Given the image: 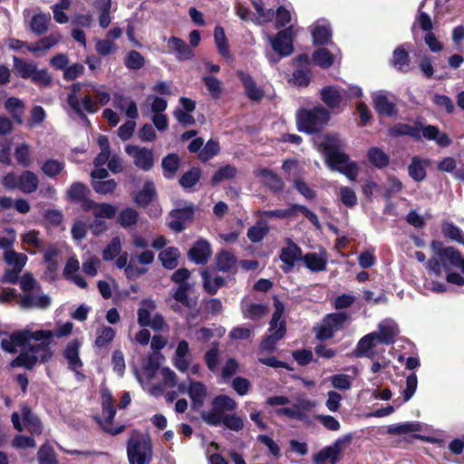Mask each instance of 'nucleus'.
Listing matches in <instances>:
<instances>
[{
  "instance_id": "obj_1",
  "label": "nucleus",
  "mask_w": 464,
  "mask_h": 464,
  "mask_svg": "<svg viewBox=\"0 0 464 464\" xmlns=\"http://www.w3.org/2000/svg\"><path fill=\"white\" fill-rule=\"evenodd\" d=\"M72 327L73 324L71 322L59 325L55 332L32 331L26 327L3 339L1 348L6 353H19V355L11 362V367H24L31 370L37 362H46L52 358L53 351L50 343L53 336L58 338L67 336L72 333Z\"/></svg>"
},
{
  "instance_id": "obj_2",
  "label": "nucleus",
  "mask_w": 464,
  "mask_h": 464,
  "mask_svg": "<svg viewBox=\"0 0 464 464\" xmlns=\"http://www.w3.org/2000/svg\"><path fill=\"white\" fill-rule=\"evenodd\" d=\"M68 104L78 114L95 113L98 105H106L111 101V94L103 85L93 82H75L71 86Z\"/></svg>"
},
{
  "instance_id": "obj_3",
  "label": "nucleus",
  "mask_w": 464,
  "mask_h": 464,
  "mask_svg": "<svg viewBox=\"0 0 464 464\" xmlns=\"http://www.w3.org/2000/svg\"><path fill=\"white\" fill-rule=\"evenodd\" d=\"M344 146L340 135L327 134L320 141L319 150L323 151L325 162L332 170H336L349 180L354 181L358 176V166L343 152Z\"/></svg>"
},
{
  "instance_id": "obj_4",
  "label": "nucleus",
  "mask_w": 464,
  "mask_h": 464,
  "mask_svg": "<svg viewBox=\"0 0 464 464\" xmlns=\"http://www.w3.org/2000/svg\"><path fill=\"white\" fill-rule=\"evenodd\" d=\"M431 249L435 257H432L427 263L430 273L440 276L441 266H443L446 270L451 267H459L464 274V257L454 247H443L440 242L433 241Z\"/></svg>"
},
{
  "instance_id": "obj_5",
  "label": "nucleus",
  "mask_w": 464,
  "mask_h": 464,
  "mask_svg": "<svg viewBox=\"0 0 464 464\" xmlns=\"http://www.w3.org/2000/svg\"><path fill=\"white\" fill-rule=\"evenodd\" d=\"M329 121V112L322 106L313 110H301L297 114V125L301 131L313 133L322 129Z\"/></svg>"
},
{
  "instance_id": "obj_6",
  "label": "nucleus",
  "mask_w": 464,
  "mask_h": 464,
  "mask_svg": "<svg viewBox=\"0 0 464 464\" xmlns=\"http://www.w3.org/2000/svg\"><path fill=\"white\" fill-rule=\"evenodd\" d=\"M285 307L282 302L275 300V312L270 321V334L261 343L260 349L264 352H273L276 349V343L284 337L285 333V323L281 320Z\"/></svg>"
},
{
  "instance_id": "obj_7",
  "label": "nucleus",
  "mask_w": 464,
  "mask_h": 464,
  "mask_svg": "<svg viewBox=\"0 0 464 464\" xmlns=\"http://www.w3.org/2000/svg\"><path fill=\"white\" fill-rule=\"evenodd\" d=\"M237 403L235 400L227 395H218L212 401V409L205 411L201 413L202 420L212 426H218L221 424L225 411H232L236 410Z\"/></svg>"
},
{
  "instance_id": "obj_8",
  "label": "nucleus",
  "mask_w": 464,
  "mask_h": 464,
  "mask_svg": "<svg viewBox=\"0 0 464 464\" xmlns=\"http://www.w3.org/2000/svg\"><path fill=\"white\" fill-rule=\"evenodd\" d=\"M127 453L130 464H146L151 458V444L148 438L131 437L128 441Z\"/></svg>"
},
{
  "instance_id": "obj_9",
  "label": "nucleus",
  "mask_w": 464,
  "mask_h": 464,
  "mask_svg": "<svg viewBox=\"0 0 464 464\" xmlns=\"http://www.w3.org/2000/svg\"><path fill=\"white\" fill-rule=\"evenodd\" d=\"M383 344L377 334L370 333L358 341L353 353L358 358L380 359L384 353V349L382 346Z\"/></svg>"
},
{
  "instance_id": "obj_10",
  "label": "nucleus",
  "mask_w": 464,
  "mask_h": 464,
  "mask_svg": "<svg viewBox=\"0 0 464 464\" xmlns=\"http://www.w3.org/2000/svg\"><path fill=\"white\" fill-rule=\"evenodd\" d=\"M14 427L18 431L24 429L29 430L32 434H40L43 430L42 423L39 419L32 412L27 406H23L21 412H14L11 417Z\"/></svg>"
},
{
  "instance_id": "obj_11",
  "label": "nucleus",
  "mask_w": 464,
  "mask_h": 464,
  "mask_svg": "<svg viewBox=\"0 0 464 464\" xmlns=\"http://www.w3.org/2000/svg\"><path fill=\"white\" fill-rule=\"evenodd\" d=\"M295 34L294 26H288L272 36L267 34V41L270 43L273 50L280 56H287L293 53V38Z\"/></svg>"
},
{
  "instance_id": "obj_12",
  "label": "nucleus",
  "mask_w": 464,
  "mask_h": 464,
  "mask_svg": "<svg viewBox=\"0 0 464 464\" xmlns=\"http://www.w3.org/2000/svg\"><path fill=\"white\" fill-rule=\"evenodd\" d=\"M349 316L345 313H333L327 314L317 329L316 337L321 340L332 338L335 332L343 328Z\"/></svg>"
},
{
  "instance_id": "obj_13",
  "label": "nucleus",
  "mask_w": 464,
  "mask_h": 464,
  "mask_svg": "<svg viewBox=\"0 0 464 464\" xmlns=\"http://www.w3.org/2000/svg\"><path fill=\"white\" fill-rule=\"evenodd\" d=\"M102 420L100 422L102 430L113 435L121 433L123 430L122 426L115 429L111 426L116 411L112 395L108 390H103L102 392Z\"/></svg>"
},
{
  "instance_id": "obj_14",
  "label": "nucleus",
  "mask_w": 464,
  "mask_h": 464,
  "mask_svg": "<svg viewBox=\"0 0 464 464\" xmlns=\"http://www.w3.org/2000/svg\"><path fill=\"white\" fill-rule=\"evenodd\" d=\"M351 439V435H346L337 439L333 444L322 449L314 456V463L323 464V462L329 459L331 464H337L340 453L344 446L350 443Z\"/></svg>"
},
{
  "instance_id": "obj_15",
  "label": "nucleus",
  "mask_w": 464,
  "mask_h": 464,
  "mask_svg": "<svg viewBox=\"0 0 464 464\" xmlns=\"http://www.w3.org/2000/svg\"><path fill=\"white\" fill-rule=\"evenodd\" d=\"M125 151L133 159L136 167L143 170H150L153 166L152 151L146 148H140L133 145H127Z\"/></svg>"
},
{
  "instance_id": "obj_16",
  "label": "nucleus",
  "mask_w": 464,
  "mask_h": 464,
  "mask_svg": "<svg viewBox=\"0 0 464 464\" xmlns=\"http://www.w3.org/2000/svg\"><path fill=\"white\" fill-rule=\"evenodd\" d=\"M302 249L291 239L287 240V245L281 249L280 260L283 262L282 270L289 273L293 270L296 261H302Z\"/></svg>"
},
{
  "instance_id": "obj_17",
  "label": "nucleus",
  "mask_w": 464,
  "mask_h": 464,
  "mask_svg": "<svg viewBox=\"0 0 464 464\" xmlns=\"http://www.w3.org/2000/svg\"><path fill=\"white\" fill-rule=\"evenodd\" d=\"M81 345L82 342L78 339H74L68 343L63 351V356L67 361L69 368L76 372L78 379L83 378V375L78 372L82 366V362L79 356Z\"/></svg>"
},
{
  "instance_id": "obj_18",
  "label": "nucleus",
  "mask_w": 464,
  "mask_h": 464,
  "mask_svg": "<svg viewBox=\"0 0 464 464\" xmlns=\"http://www.w3.org/2000/svg\"><path fill=\"white\" fill-rule=\"evenodd\" d=\"M158 370L159 363L152 356H150L141 370L133 367L132 372L142 388L146 389V386H148L150 381L155 377Z\"/></svg>"
},
{
  "instance_id": "obj_19",
  "label": "nucleus",
  "mask_w": 464,
  "mask_h": 464,
  "mask_svg": "<svg viewBox=\"0 0 464 464\" xmlns=\"http://www.w3.org/2000/svg\"><path fill=\"white\" fill-rule=\"evenodd\" d=\"M373 333L377 334L382 343L388 345L395 342V338L399 334V327L395 321L387 318L379 323L377 331Z\"/></svg>"
},
{
  "instance_id": "obj_20",
  "label": "nucleus",
  "mask_w": 464,
  "mask_h": 464,
  "mask_svg": "<svg viewBox=\"0 0 464 464\" xmlns=\"http://www.w3.org/2000/svg\"><path fill=\"white\" fill-rule=\"evenodd\" d=\"M19 303L24 308H46L50 305L51 300L48 295L42 293L40 286H38L35 291L22 295Z\"/></svg>"
},
{
  "instance_id": "obj_21",
  "label": "nucleus",
  "mask_w": 464,
  "mask_h": 464,
  "mask_svg": "<svg viewBox=\"0 0 464 464\" xmlns=\"http://www.w3.org/2000/svg\"><path fill=\"white\" fill-rule=\"evenodd\" d=\"M211 255V247L207 240L199 239L188 251V257L198 265L206 264Z\"/></svg>"
},
{
  "instance_id": "obj_22",
  "label": "nucleus",
  "mask_w": 464,
  "mask_h": 464,
  "mask_svg": "<svg viewBox=\"0 0 464 464\" xmlns=\"http://www.w3.org/2000/svg\"><path fill=\"white\" fill-rule=\"evenodd\" d=\"M305 267L312 272H321L326 269L327 255L325 251L307 253L302 256Z\"/></svg>"
},
{
  "instance_id": "obj_23",
  "label": "nucleus",
  "mask_w": 464,
  "mask_h": 464,
  "mask_svg": "<svg viewBox=\"0 0 464 464\" xmlns=\"http://www.w3.org/2000/svg\"><path fill=\"white\" fill-rule=\"evenodd\" d=\"M168 47L170 52H173L179 61L188 60L192 58L194 53L190 46H188L182 39L172 36L167 41Z\"/></svg>"
},
{
  "instance_id": "obj_24",
  "label": "nucleus",
  "mask_w": 464,
  "mask_h": 464,
  "mask_svg": "<svg viewBox=\"0 0 464 464\" xmlns=\"http://www.w3.org/2000/svg\"><path fill=\"white\" fill-rule=\"evenodd\" d=\"M62 40V34L59 32H53L48 36H45L39 40L37 43L27 46V51L34 54L40 53H45L53 46H55Z\"/></svg>"
},
{
  "instance_id": "obj_25",
  "label": "nucleus",
  "mask_w": 464,
  "mask_h": 464,
  "mask_svg": "<svg viewBox=\"0 0 464 464\" xmlns=\"http://www.w3.org/2000/svg\"><path fill=\"white\" fill-rule=\"evenodd\" d=\"M21 242L24 244V250L31 254L36 253L37 250L44 246V239L38 230L31 229L21 234Z\"/></svg>"
},
{
  "instance_id": "obj_26",
  "label": "nucleus",
  "mask_w": 464,
  "mask_h": 464,
  "mask_svg": "<svg viewBox=\"0 0 464 464\" xmlns=\"http://www.w3.org/2000/svg\"><path fill=\"white\" fill-rule=\"evenodd\" d=\"M314 43L315 44H325L332 36L330 24L326 20L317 21L312 30Z\"/></svg>"
},
{
  "instance_id": "obj_27",
  "label": "nucleus",
  "mask_w": 464,
  "mask_h": 464,
  "mask_svg": "<svg viewBox=\"0 0 464 464\" xmlns=\"http://www.w3.org/2000/svg\"><path fill=\"white\" fill-rule=\"evenodd\" d=\"M113 106L121 111H124L125 114L130 120L138 118V108L136 102L130 98L124 97L123 95L116 94L113 99Z\"/></svg>"
},
{
  "instance_id": "obj_28",
  "label": "nucleus",
  "mask_w": 464,
  "mask_h": 464,
  "mask_svg": "<svg viewBox=\"0 0 464 464\" xmlns=\"http://www.w3.org/2000/svg\"><path fill=\"white\" fill-rule=\"evenodd\" d=\"M84 210H92L96 218H112L116 214V208L111 204H97L94 201H85Z\"/></svg>"
},
{
  "instance_id": "obj_29",
  "label": "nucleus",
  "mask_w": 464,
  "mask_h": 464,
  "mask_svg": "<svg viewBox=\"0 0 464 464\" xmlns=\"http://www.w3.org/2000/svg\"><path fill=\"white\" fill-rule=\"evenodd\" d=\"M92 5L99 12V25L103 29L107 28L111 22V0H94Z\"/></svg>"
},
{
  "instance_id": "obj_30",
  "label": "nucleus",
  "mask_w": 464,
  "mask_h": 464,
  "mask_svg": "<svg viewBox=\"0 0 464 464\" xmlns=\"http://www.w3.org/2000/svg\"><path fill=\"white\" fill-rule=\"evenodd\" d=\"M372 101L375 109L380 114L391 116L395 112L394 104L388 100L384 92L372 93Z\"/></svg>"
},
{
  "instance_id": "obj_31",
  "label": "nucleus",
  "mask_w": 464,
  "mask_h": 464,
  "mask_svg": "<svg viewBox=\"0 0 464 464\" xmlns=\"http://www.w3.org/2000/svg\"><path fill=\"white\" fill-rule=\"evenodd\" d=\"M241 309L244 316L252 320L261 318L268 312L267 306L261 304L249 303L246 299L242 301Z\"/></svg>"
},
{
  "instance_id": "obj_32",
  "label": "nucleus",
  "mask_w": 464,
  "mask_h": 464,
  "mask_svg": "<svg viewBox=\"0 0 464 464\" xmlns=\"http://www.w3.org/2000/svg\"><path fill=\"white\" fill-rule=\"evenodd\" d=\"M428 165V160L413 157L411 164L408 167L409 176L415 181L423 180L426 177V167Z\"/></svg>"
},
{
  "instance_id": "obj_33",
  "label": "nucleus",
  "mask_w": 464,
  "mask_h": 464,
  "mask_svg": "<svg viewBox=\"0 0 464 464\" xmlns=\"http://www.w3.org/2000/svg\"><path fill=\"white\" fill-rule=\"evenodd\" d=\"M238 75L244 85L246 96L252 101H260L264 96V92L256 87L253 78L244 72H239Z\"/></svg>"
},
{
  "instance_id": "obj_34",
  "label": "nucleus",
  "mask_w": 464,
  "mask_h": 464,
  "mask_svg": "<svg viewBox=\"0 0 464 464\" xmlns=\"http://www.w3.org/2000/svg\"><path fill=\"white\" fill-rule=\"evenodd\" d=\"M19 189L25 194L34 192L39 185L37 176L30 170H24L19 175Z\"/></svg>"
},
{
  "instance_id": "obj_35",
  "label": "nucleus",
  "mask_w": 464,
  "mask_h": 464,
  "mask_svg": "<svg viewBox=\"0 0 464 464\" xmlns=\"http://www.w3.org/2000/svg\"><path fill=\"white\" fill-rule=\"evenodd\" d=\"M321 96L324 102L331 109L340 107L343 102V92L332 86L324 87Z\"/></svg>"
},
{
  "instance_id": "obj_36",
  "label": "nucleus",
  "mask_w": 464,
  "mask_h": 464,
  "mask_svg": "<svg viewBox=\"0 0 464 464\" xmlns=\"http://www.w3.org/2000/svg\"><path fill=\"white\" fill-rule=\"evenodd\" d=\"M255 175L270 187L273 190L278 191L283 188L284 183L282 179L273 171L266 169H260L255 171Z\"/></svg>"
},
{
  "instance_id": "obj_37",
  "label": "nucleus",
  "mask_w": 464,
  "mask_h": 464,
  "mask_svg": "<svg viewBox=\"0 0 464 464\" xmlns=\"http://www.w3.org/2000/svg\"><path fill=\"white\" fill-rule=\"evenodd\" d=\"M252 5L256 10V16L252 21L257 25L266 24L273 20L275 12L273 9H266L261 0H253Z\"/></svg>"
},
{
  "instance_id": "obj_38",
  "label": "nucleus",
  "mask_w": 464,
  "mask_h": 464,
  "mask_svg": "<svg viewBox=\"0 0 464 464\" xmlns=\"http://www.w3.org/2000/svg\"><path fill=\"white\" fill-rule=\"evenodd\" d=\"M5 108L17 123H23L24 104L22 100L15 97H10L5 101Z\"/></svg>"
},
{
  "instance_id": "obj_39",
  "label": "nucleus",
  "mask_w": 464,
  "mask_h": 464,
  "mask_svg": "<svg viewBox=\"0 0 464 464\" xmlns=\"http://www.w3.org/2000/svg\"><path fill=\"white\" fill-rule=\"evenodd\" d=\"M156 308V304L151 299L142 300L140 304V308L138 309V323L140 326L146 327L148 324V321H150Z\"/></svg>"
},
{
  "instance_id": "obj_40",
  "label": "nucleus",
  "mask_w": 464,
  "mask_h": 464,
  "mask_svg": "<svg viewBox=\"0 0 464 464\" xmlns=\"http://www.w3.org/2000/svg\"><path fill=\"white\" fill-rule=\"evenodd\" d=\"M13 62L17 75L24 79H31L38 69L34 63L24 61L16 56H14Z\"/></svg>"
},
{
  "instance_id": "obj_41",
  "label": "nucleus",
  "mask_w": 464,
  "mask_h": 464,
  "mask_svg": "<svg viewBox=\"0 0 464 464\" xmlns=\"http://www.w3.org/2000/svg\"><path fill=\"white\" fill-rule=\"evenodd\" d=\"M188 393L195 407H200L207 395L205 385L198 382H190L188 388Z\"/></svg>"
},
{
  "instance_id": "obj_42",
  "label": "nucleus",
  "mask_w": 464,
  "mask_h": 464,
  "mask_svg": "<svg viewBox=\"0 0 464 464\" xmlns=\"http://www.w3.org/2000/svg\"><path fill=\"white\" fill-rule=\"evenodd\" d=\"M65 168L63 160L48 159L42 164L41 170L48 178L54 179L60 175Z\"/></svg>"
},
{
  "instance_id": "obj_43",
  "label": "nucleus",
  "mask_w": 464,
  "mask_h": 464,
  "mask_svg": "<svg viewBox=\"0 0 464 464\" xmlns=\"http://www.w3.org/2000/svg\"><path fill=\"white\" fill-rule=\"evenodd\" d=\"M179 256V250L174 246H169L163 249L159 255L162 266L167 269H173L178 266Z\"/></svg>"
},
{
  "instance_id": "obj_44",
  "label": "nucleus",
  "mask_w": 464,
  "mask_h": 464,
  "mask_svg": "<svg viewBox=\"0 0 464 464\" xmlns=\"http://www.w3.org/2000/svg\"><path fill=\"white\" fill-rule=\"evenodd\" d=\"M156 196L155 186L151 181H146L141 190L136 195L135 202L145 207L151 203Z\"/></svg>"
},
{
  "instance_id": "obj_45",
  "label": "nucleus",
  "mask_w": 464,
  "mask_h": 464,
  "mask_svg": "<svg viewBox=\"0 0 464 464\" xmlns=\"http://www.w3.org/2000/svg\"><path fill=\"white\" fill-rule=\"evenodd\" d=\"M4 260L8 266H13V268L23 270L28 258L27 256L23 253L16 252L14 249H7L4 253Z\"/></svg>"
},
{
  "instance_id": "obj_46",
  "label": "nucleus",
  "mask_w": 464,
  "mask_h": 464,
  "mask_svg": "<svg viewBox=\"0 0 464 464\" xmlns=\"http://www.w3.org/2000/svg\"><path fill=\"white\" fill-rule=\"evenodd\" d=\"M390 135L393 137L407 135L419 140L420 138V129L417 125L399 123L390 130Z\"/></svg>"
},
{
  "instance_id": "obj_47",
  "label": "nucleus",
  "mask_w": 464,
  "mask_h": 464,
  "mask_svg": "<svg viewBox=\"0 0 464 464\" xmlns=\"http://www.w3.org/2000/svg\"><path fill=\"white\" fill-rule=\"evenodd\" d=\"M237 258L227 250H222L217 256L218 268L222 272H231L236 267Z\"/></svg>"
},
{
  "instance_id": "obj_48",
  "label": "nucleus",
  "mask_w": 464,
  "mask_h": 464,
  "mask_svg": "<svg viewBox=\"0 0 464 464\" xmlns=\"http://www.w3.org/2000/svg\"><path fill=\"white\" fill-rule=\"evenodd\" d=\"M115 337V330L111 326L102 325L97 329L95 345L103 348L107 347Z\"/></svg>"
},
{
  "instance_id": "obj_49",
  "label": "nucleus",
  "mask_w": 464,
  "mask_h": 464,
  "mask_svg": "<svg viewBox=\"0 0 464 464\" xmlns=\"http://www.w3.org/2000/svg\"><path fill=\"white\" fill-rule=\"evenodd\" d=\"M14 154L17 163L22 167H29L33 162L30 145L28 143L23 142L18 144L14 149Z\"/></svg>"
},
{
  "instance_id": "obj_50",
  "label": "nucleus",
  "mask_w": 464,
  "mask_h": 464,
  "mask_svg": "<svg viewBox=\"0 0 464 464\" xmlns=\"http://www.w3.org/2000/svg\"><path fill=\"white\" fill-rule=\"evenodd\" d=\"M87 192L88 188L85 185L80 182H75L68 189L67 196L72 201L81 202L82 207L83 208V203L85 201H91L86 198Z\"/></svg>"
},
{
  "instance_id": "obj_51",
  "label": "nucleus",
  "mask_w": 464,
  "mask_h": 464,
  "mask_svg": "<svg viewBox=\"0 0 464 464\" xmlns=\"http://www.w3.org/2000/svg\"><path fill=\"white\" fill-rule=\"evenodd\" d=\"M50 21L51 16L49 14L39 13L34 15L31 20V30L36 34H43L47 31Z\"/></svg>"
},
{
  "instance_id": "obj_52",
  "label": "nucleus",
  "mask_w": 464,
  "mask_h": 464,
  "mask_svg": "<svg viewBox=\"0 0 464 464\" xmlns=\"http://www.w3.org/2000/svg\"><path fill=\"white\" fill-rule=\"evenodd\" d=\"M409 54L404 46L397 47L393 51L392 63L393 65L400 71L407 72L410 69Z\"/></svg>"
},
{
  "instance_id": "obj_53",
  "label": "nucleus",
  "mask_w": 464,
  "mask_h": 464,
  "mask_svg": "<svg viewBox=\"0 0 464 464\" xmlns=\"http://www.w3.org/2000/svg\"><path fill=\"white\" fill-rule=\"evenodd\" d=\"M164 177L172 179L179 167V159L176 154H169L162 160Z\"/></svg>"
},
{
  "instance_id": "obj_54",
  "label": "nucleus",
  "mask_w": 464,
  "mask_h": 464,
  "mask_svg": "<svg viewBox=\"0 0 464 464\" xmlns=\"http://www.w3.org/2000/svg\"><path fill=\"white\" fill-rule=\"evenodd\" d=\"M368 159L377 168H383L389 164V156L381 149L373 147L368 150Z\"/></svg>"
},
{
  "instance_id": "obj_55",
  "label": "nucleus",
  "mask_w": 464,
  "mask_h": 464,
  "mask_svg": "<svg viewBox=\"0 0 464 464\" xmlns=\"http://www.w3.org/2000/svg\"><path fill=\"white\" fill-rule=\"evenodd\" d=\"M201 276L204 288L209 294H215L224 285V279L221 276L212 277L207 271H203Z\"/></svg>"
},
{
  "instance_id": "obj_56",
  "label": "nucleus",
  "mask_w": 464,
  "mask_h": 464,
  "mask_svg": "<svg viewBox=\"0 0 464 464\" xmlns=\"http://www.w3.org/2000/svg\"><path fill=\"white\" fill-rule=\"evenodd\" d=\"M16 239V232L13 227H5L0 230V248L6 251L13 249Z\"/></svg>"
},
{
  "instance_id": "obj_57",
  "label": "nucleus",
  "mask_w": 464,
  "mask_h": 464,
  "mask_svg": "<svg viewBox=\"0 0 464 464\" xmlns=\"http://www.w3.org/2000/svg\"><path fill=\"white\" fill-rule=\"evenodd\" d=\"M124 64L128 69L139 70L145 64L144 57L137 51H130L124 59Z\"/></svg>"
},
{
  "instance_id": "obj_58",
  "label": "nucleus",
  "mask_w": 464,
  "mask_h": 464,
  "mask_svg": "<svg viewBox=\"0 0 464 464\" xmlns=\"http://www.w3.org/2000/svg\"><path fill=\"white\" fill-rule=\"evenodd\" d=\"M121 241L119 237H115L108 244L102 252V257L104 260H112L121 254Z\"/></svg>"
},
{
  "instance_id": "obj_59",
  "label": "nucleus",
  "mask_w": 464,
  "mask_h": 464,
  "mask_svg": "<svg viewBox=\"0 0 464 464\" xmlns=\"http://www.w3.org/2000/svg\"><path fill=\"white\" fill-rule=\"evenodd\" d=\"M138 218L139 214L135 209L127 208L120 212L118 221L123 227H128L135 225Z\"/></svg>"
},
{
  "instance_id": "obj_60",
  "label": "nucleus",
  "mask_w": 464,
  "mask_h": 464,
  "mask_svg": "<svg viewBox=\"0 0 464 464\" xmlns=\"http://www.w3.org/2000/svg\"><path fill=\"white\" fill-rule=\"evenodd\" d=\"M339 197L342 203L347 208H353L357 205V196L355 191L349 187H341Z\"/></svg>"
},
{
  "instance_id": "obj_61",
  "label": "nucleus",
  "mask_w": 464,
  "mask_h": 464,
  "mask_svg": "<svg viewBox=\"0 0 464 464\" xmlns=\"http://www.w3.org/2000/svg\"><path fill=\"white\" fill-rule=\"evenodd\" d=\"M221 424L233 431H239L244 428L243 419L237 414H227L223 416Z\"/></svg>"
},
{
  "instance_id": "obj_62",
  "label": "nucleus",
  "mask_w": 464,
  "mask_h": 464,
  "mask_svg": "<svg viewBox=\"0 0 464 464\" xmlns=\"http://www.w3.org/2000/svg\"><path fill=\"white\" fill-rule=\"evenodd\" d=\"M352 377L346 374H334L330 377L334 388L341 391H348L352 387Z\"/></svg>"
},
{
  "instance_id": "obj_63",
  "label": "nucleus",
  "mask_w": 464,
  "mask_h": 464,
  "mask_svg": "<svg viewBox=\"0 0 464 464\" xmlns=\"http://www.w3.org/2000/svg\"><path fill=\"white\" fill-rule=\"evenodd\" d=\"M314 60L315 63L324 68L330 67L334 63V56L325 48H321L314 53Z\"/></svg>"
},
{
  "instance_id": "obj_64",
  "label": "nucleus",
  "mask_w": 464,
  "mask_h": 464,
  "mask_svg": "<svg viewBox=\"0 0 464 464\" xmlns=\"http://www.w3.org/2000/svg\"><path fill=\"white\" fill-rule=\"evenodd\" d=\"M95 50L99 54L106 56L115 53L117 46L113 41L105 38L96 41Z\"/></svg>"
}]
</instances>
